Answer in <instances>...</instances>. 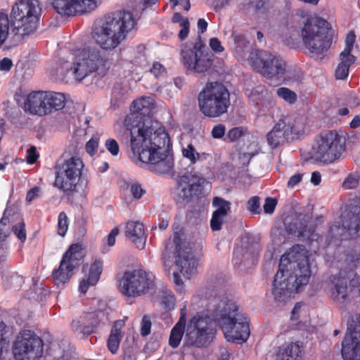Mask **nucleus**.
<instances>
[{
    "label": "nucleus",
    "mask_w": 360,
    "mask_h": 360,
    "mask_svg": "<svg viewBox=\"0 0 360 360\" xmlns=\"http://www.w3.org/2000/svg\"><path fill=\"white\" fill-rule=\"evenodd\" d=\"M155 108L153 98L143 96L135 100L131 113L127 115L124 125L130 133V144L134 153L139 160L148 164L150 171L163 174L171 171L174 165L172 158L168 155L166 147L169 145L168 134L157 122L149 118L141 121L139 115L149 117Z\"/></svg>",
    "instance_id": "nucleus-1"
},
{
    "label": "nucleus",
    "mask_w": 360,
    "mask_h": 360,
    "mask_svg": "<svg viewBox=\"0 0 360 360\" xmlns=\"http://www.w3.org/2000/svg\"><path fill=\"white\" fill-rule=\"evenodd\" d=\"M310 276L308 251L302 245H294L281 257L274 281L275 300L279 303L287 302L292 294L308 284Z\"/></svg>",
    "instance_id": "nucleus-2"
},
{
    "label": "nucleus",
    "mask_w": 360,
    "mask_h": 360,
    "mask_svg": "<svg viewBox=\"0 0 360 360\" xmlns=\"http://www.w3.org/2000/svg\"><path fill=\"white\" fill-rule=\"evenodd\" d=\"M209 311L229 342H245L250 336L247 317L238 311V307L230 295L224 291L212 290L208 293Z\"/></svg>",
    "instance_id": "nucleus-3"
},
{
    "label": "nucleus",
    "mask_w": 360,
    "mask_h": 360,
    "mask_svg": "<svg viewBox=\"0 0 360 360\" xmlns=\"http://www.w3.org/2000/svg\"><path fill=\"white\" fill-rule=\"evenodd\" d=\"M110 67L108 55L96 46H87L72 51L57 68L56 75L61 79L70 74L78 82L94 73L104 75Z\"/></svg>",
    "instance_id": "nucleus-4"
},
{
    "label": "nucleus",
    "mask_w": 360,
    "mask_h": 360,
    "mask_svg": "<svg viewBox=\"0 0 360 360\" xmlns=\"http://www.w3.org/2000/svg\"><path fill=\"white\" fill-rule=\"evenodd\" d=\"M135 25L131 13L119 11L105 17L102 24L96 28L93 38L103 50L112 51L117 47Z\"/></svg>",
    "instance_id": "nucleus-5"
},
{
    "label": "nucleus",
    "mask_w": 360,
    "mask_h": 360,
    "mask_svg": "<svg viewBox=\"0 0 360 360\" xmlns=\"http://www.w3.org/2000/svg\"><path fill=\"white\" fill-rule=\"evenodd\" d=\"M333 35L334 31L330 24L321 18L308 19L301 30L303 44L311 53L316 55L329 49Z\"/></svg>",
    "instance_id": "nucleus-6"
},
{
    "label": "nucleus",
    "mask_w": 360,
    "mask_h": 360,
    "mask_svg": "<svg viewBox=\"0 0 360 360\" xmlns=\"http://www.w3.org/2000/svg\"><path fill=\"white\" fill-rule=\"evenodd\" d=\"M180 54L181 62L190 75L196 77L205 76L213 68L214 56L206 49L200 37L194 44H183L181 46Z\"/></svg>",
    "instance_id": "nucleus-7"
},
{
    "label": "nucleus",
    "mask_w": 360,
    "mask_h": 360,
    "mask_svg": "<svg viewBox=\"0 0 360 360\" xmlns=\"http://www.w3.org/2000/svg\"><path fill=\"white\" fill-rule=\"evenodd\" d=\"M345 150L344 139L333 130L321 133L316 139L309 154L314 162L330 164L339 160Z\"/></svg>",
    "instance_id": "nucleus-8"
},
{
    "label": "nucleus",
    "mask_w": 360,
    "mask_h": 360,
    "mask_svg": "<svg viewBox=\"0 0 360 360\" xmlns=\"http://www.w3.org/2000/svg\"><path fill=\"white\" fill-rule=\"evenodd\" d=\"M230 94L219 82L207 83L198 95L200 111L207 117H218L227 111Z\"/></svg>",
    "instance_id": "nucleus-9"
},
{
    "label": "nucleus",
    "mask_w": 360,
    "mask_h": 360,
    "mask_svg": "<svg viewBox=\"0 0 360 360\" xmlns=\"http://www.w3.org/2000/svg\"><path fill=\"white\" fill-rule=\"evenodd\" d=\"M41 7L37 0H20L12 8L11 18L19 37L32 34L37 29Z\"/></svg>",
    "instance_id": "nucleus-10"
},
{
    "label": "nucleus",
    "mask_w": 360,
    "mask_h": 360,
    "mask_svg": "<svg viewBox=\"0 0 360 360\" xmlns=\"http://www.w3.org/2000/svg\"><path fill=\"white\" fill-rule=\"evenodd\" d=\"M155 276L143 269H132L125 271L120 281L121 293L128 297H137L155 289Z\"/></svg>",
    "instance_id": "nucleus-11"
},
{
    "label": "nucleus",
    "mask_w": 360,
    "mask_h": 360,
    "mask_svg": "<svg viewBox=\"0 0 360 360\" xmlns=\"http://www.w3.org/2000/svg\"><path fill=\"white\" fill-rule=\"evenodd\" d=\"M84 164L77 155L66 158L55 167L54 186L63 192H71L75 188L82 174Z\"/></svg>",
    "instance_id": "nucleus-12"
},
{
    "label": "nucleus",
    "mask_w": 360,
    "mask_h": 360,
    "mask_svg": "<svg viewBox=\"0 0 360 360\" xmlns=\"http://www.w3.org/2000/svg\"><path fill=\"white\" fill-rule=\"evenodd\" d=\"M209 311L208 304L205 311L198 312L190 319L185 329V340L188 344L200 347L209 342L214 323Z\"/></svg>",
    "instance_id": "nucleus-13"
},
{
    "label": "nucleus",
    "mask_w": 360,
    "mask_h": 360,
    "mask_svg": "<svg viewBox=\"0 0 360 360\" xmlns=\"http://www.w3.org/2000/svg\"><path fill=\"white\" fill-rule=\"evenodd\" d=\"M15 360H38L44 353V342L40 337L31 330H23L13 344Z\"/></svg>",
    "instance_id": "nucleus-14"
},
{
    "label": "nucleus",
    "mask_w": 360,
    "mask_h": 360,
    "mask_svg": "<svg viewBox=\"0 0 360 360\" xmlns=\"http://www.w3.org/2000/svg\"><path fill=\"white\" fill-rule=\"evenodd\" d=\"M182 234L175 233L174 243L177 252L176 266L186 278H191L196 274L197 262L193 258L191 250H200L202 247V239L198 242L182 241Z\"/></svg>",
    "instance_id": "nucleus-15"
},
{
    "label": "nucleus",
    "mask_w": 360,
    "mask_h": 360,
    "mask_svg": "<svg viewBox=\"0 0 360 360\" xmlns=\"http://www.w3.org/2000/svg\"><path fill=\"white\" fill-rule=\"evenodd\" d=\"M251 59L252 66L267 78H285L286 63L279 56L267 51H259Z\"/></svg>",
    "instance_id": "nucleus-16"
},
{
    "label": "nucleus",
    "mask_w": 360,
    "mask_h": 360,
    "mask_svg": "<svg viewBox=\"0 0 360 360\" xmlns=\"http://www.w3.org/2000/svg\"><path fill=\"white\" fill-rule=\"evenodd\" d=\"M83 257L82 246L76 243L72 245L64 254L60 266L53 271V278L56 285L68 282L73 274V270L79 265Z\"/></svg>",
    "instance_id": "nucleus-17"
},
{
    "label": "nucleus",
    "mask_w": 360,
    "mask_h": 360,
    "mask_svg": "<svg viewBox=\"0 0 360 360\" xmlns=\"http://www.w3.org/2000/svg\"><path fill=\"white\" fill-rule=\"evenodd\" d=\"M102 0H52L56 11L63 16H74L94 11Z\"/></svg>",
    "instance_id": "nucleus-18"
},
{
    "label": "nucleus",
    "mask_w": 360,
    "mask_h": 360,
    "mask_svg": "<svg viewBox=\"0 0 360 360\" xmlns=\"http://www.w3.org/2000/svg\"><path fill=\"white\" fill-rule=\"evenodd\" d=\"M353 322V319L348 322V332L342 344L345 360H360V323L354 326Z\"/></svg>",
    "instance_id": "nucleus-19"
},
{
    "label": "nucleus",
    "mask_w": 360,
    "mask_h": 360,
    "mask_svg": "<svg viewBox=\"0 0 360 360\" xmlns=\"http://www.w3.org/2000/svg\"><path fill=\"white\" fill-rule=\"evenodd\" d=\"M286 141L298 139L304 132L306 118L303 116L283 117L274 124Z\"/></svg>",
    "instance_id": "nucleus-20"
},
{
    "label": "nucleus",
    "mask_w": 360,
    "mask_h": 360,
    "mask_svg": "<svg viewBox=\"0 0 360 360\" xmlns=\"http://www.w3.org/2000/svg\"><path fill=\"white\" fill-rule=\"evenodd\" d=\"M124 235L139 249H143L146 243V233L143 223L129 221L124 226Z\"/></svg>",
    "instance_id": "nucleus-21"
},
{
    "label": "nucleus",
    "mask_w": 360,
    "mask_h": 360,
    "mask_svg": "<svg viewBox=\"0 0 360 360\" xmlns=\"http://www.w3.org/2000/svg\"><path fill=\"white\" fill-rule=\"evenodd\" d=\"M330 282L333 285L331 294L333 298L342 305H345L348 301V292L347 278L342 273L330 277Z\"/></svg>",
    "instance_id": "nucleus-22"
},
{
    "label": "nucleus",
    "mask_w": 360,
    "mask_h": 360,
    "mask_svg": "<svg viewBox=\"0 0 360 360\" xmlns=\"http://www.w3.org/2000/svg\"><path fill=\"white\" fill-rule=\"evenodd\" d=\"M181 152L182 157L191 166L200 165L211 158V155L208 153L198 152L192 143H181Z\"/></svg>",
    "instance_id": "nucleus-23"
},
{
    "label": "nucleus",
    "mask_w": 360,
    "mask_h": 360,
    "mask_svg": "<svg viewBox=\"0 0 360 360\" xmlns=\"http://www.w3.org/2000/svg\"><path fill=\"white\" fill-rule=\"evenodd\" d=\"M204 179L197 174L182 175L179 181V187L184 195L190 197L195 194L203 184Z\"/></svg>",
    "instance_id": "nucleus-24"
},
{
    "label": "nucleus",
    "mask_w": 360,
    "mask_h": 360,
    "mask_svg": "<svg viewBox=\"0 0 360 360\" xmlns=\"http://www.w3.org/2000/svg\"><path fill=\"white\" fill-rule=\"evenodd\" d=\"M103 266L101 262H94L89 269L87 275L81 280L79 285V290L81 293H86L89 287L95 285L99 280L102 272Z\"/></svg>",
    "instance_id": "nucleus-25"
},
{
    "label": "nucleus",
    "mask_w": 360,
    "mask_h": 360,
    "mask_svg": "<svg viewBox=\"0 0 360 360\" xmlns=\"http://www.w3.org/2000/svg\"><path fill=\"white\" fill-rule=\"evenodd\" d=\"M186 309L184 307L181 309V316L178 322L172 329L169 336V345L175 348L177 347L182 339L184 332L186 329Z\"/></svg>",
    "instance_id": "nucleus-26"
},
{
    "label": "nucleus",
    "mask_w": 360,
    "mask_h": 360,
    "mask_svg": "<svg viewBox=\"0 0 360 360\" xmlns=\"http://www.w3.org/2000/svg\"><path fill=\"white\" fill-rule=\"evenodd\" d=\"M124 326V321L123 320H118L114 323L108 340V347L112 354H115L118 350L123 336L121 330Z\"/></svg>",
    "instance_id": "nucleus-27"
},
{
    "label": "nucleus",
    "mask_w": 360,
    "mask_h": 360,
    "mask_svg": "<svg viewBox=\"0 0 360 360\" xmlns=\"http://www.w3.org/2000/svg\"><path fill=\"white\" fill-rule=\"evenodd\" d=\"M342 229L347 230L349 236L360 231V207L355 206L351 210V216L343 220Z\"/></svg>",
    "instance_id": "nucleus-28"
},
{
    "label": "nucleus",
    "mask_w": 360,
    "mask_h": 360,
    "mask_svg": "<svg viewBox=\"0 0 360 360\" xmlns=\"http://www.w3.org/2000/svg\"><path fill=\"white\" fill-rule=\"evenodd\" d=\"M354 56H347L340 53V62L335 70V77L337 79L343 80L348 77L349 68L356 61Z\"/></svg>",
    "instance_id": "nucleus-29"
},
{
    "label": "nucleus",
    "mask_w": 360,
    "mask_h": 360,
    "mask_svg": "<svg viewBox=\"0 0 360 360\" xmlns=\"http://www.w3.org/2000/svg\"><path fill=\"white\" fill-rule=\"evenodd\" d=\"M300 353V345L297 342L283 345L278 349L276 360H297Z\"/></svg>",
    "instance_id": "nucleus-30"
},
{
    "label": "nucleus",
    "mask_w": 360,
    "mask_h": 360,
    "mask_svg": "<svg viewBox=\"0 0 360 360\" xmlns=\"http://www.w3.org/2000/svg\"><path fill=\"white\" fill-rule=\"evenodd\" d=\"M41 98L40 91L30 93L24 103L25 110L31 114L41 116L44 110L41 105Z\"/></svg>",
    "instance_id": "nucleus-31"
},
{
    "label": "nucleus",
    "mask_w": 360,
    "mask_h": 360,
    "mask_svg": "<svg viewBox=\"0 0 360 360\" xmlns=\"http://www.w3.org/2000/svg\"><path fill=\"white\" fill-rule=\"evenodd\" d=\"M12 35L19 36V34L15 33L14 26L12 25V20H10L8 15L4 13H0V47Z\"/></svg>",
    "instance_id": "nucleus-32"
},
{
    "label": "nucleus",
    "mask_w": 360,
    "mask_h": 360,
    "mask_svg": "<svg viewBox=\"0 0 360 360\" xmlns=\"http://www.w3.org/2000/svg\"><path fill=\"white\" fill-rule=\"evenodd\" d=\"M90 318L84 314L76 319H74L71 323L72 330L83 335H89L93 333V326L91 325L92 323L89 322Z\"/></svg>",
    "instance_id": "nucleus-33"
},
{
    "label": "nucleus",
    "mask_w": 360,
    "mask_h": 360,
    "mask_svg": "<svg viewBox=\"0 0 360 360\" xmlns=\"http://www.w3.org/2000/svg\"><path fill=\"white\" fill-rule=\"evenodd\" d=\"M8 207H13L16 210V214L18 216L13 217L12 214L10 216V221H7V223L14 224L12 226V230L16 237L21 241L25 242L27 238L26 231L25 227V223L22 221L20 215L18 213V206L12 205Z\"/></svg>",
    "instance_id": "nucleus-34"
},
{
    "label": "nucleus",
    "mask_w": 360,
    "mask_h": 360,
    "mask_svg": "<svg viewBox=\"0 0 360 360\" xmlns=\"http://www.w3.org/2000/svg\"><path fill=\"white\" fill-rule=\"evenodd\" d=\"M46 94L50 113L64 108L66 98L63 94L53 91H46Z\"/></svg>",
    "instance_id": "nucleus-35"
},
{
    "label": "nucleus",
    "mask_w": 360,
    "mask_h": 360,
    "mask_svg": "<svg viewBox=\"0 0 360 360\" xmlns=\"http://www.w3.org/2000/svg\"><path fill=\"white\" fill-rule=\"evenodd\" d=\"M233 40L235 44V54L239 58L245 57L248 52V41L242 34L233 33Z\"/></svg>",
    "instance_id": "nucleus-36"
},
{
    "label": "nucleus",
    "mask_w": 360,
    "mask_h": 360,
    "mask_svg": "<svg viewBox=\"0 0 360 360\" xmlns=\"http://www.w3.org/2000/svg\"><path fill=\"white\" fill-rule=\"evenodd\" d=\"M305 224H301L297 229L298 235L307 239L314 240V232L315 231L316 225L314 221L309 217L304 218Z\"/></svg>",
    "instance_id": "nucleus-37"
},
{
    "label": "nucleus",
    "mask_w": 360,
    "mask_h": 360,
    "mask_svg": "<svg viewBox=\"0 0 360 360\" xmlns=\"http://www.w3.org/2000/svg\"><path fill=\"white\" fill-rule=\"evenodd\" d=\"M8 332H9V328L0 320V360L4 359V354L8 351L9 342L6 336Z\"/></svg>",
    "instance_id": "nucleus-38"
},
{
    "label": "nucleus",
    "mask_w": 360,
    "mask_h": 360,
    "mask_svg": "<svg viewBox=\"0 0 360 360\" xmlns=\"http://www.w3.org/2000/svg\"><path fill=\"white\" fill-rule=\"evenodd\" d=\"M160 304L166 309L171 310L175 307L176 300L170 290H165L158 295Z\"/></svg>",
    "instance_id": "nucleus-39"
},
{
    "label": "nucleus",
    "mask_w": 360,
    "mask_h": 360,
    "mask_svg": "<svg viewBox=\"0 0 360 360\" xmlns=\"http://www.w3.org/2000/svg\"><path fill=\"white\" fill-rule=\"evenodd\" d=\"M266 140L268 144L271 148H276L286 141L275 125H274L271 130L267 133Z\"/></svg>",
    "instance_id": "nucleus-40"
},
{
    "label": "nucleus",
    "mask_w": 360,
    "mask_h": 360,
    "mask_svg": "<svg viewBox=\"0 0 360 360\" xmlns=\"http://www.w3.org/2000/svg\"><path fill=\"white\" fill-rule=\"evenodd\" d=\"M86 314L87 317L90 318L89 322L92 323L91 325L93 326L94 333L97 328L106 325L109 322L108 316L103 312H92Z\"/></svg>",
    "instance_id": "nucleus-41"
},
{
    "label": "nucleus",
    "mask_w": 360,
    "mask_h": 360,
    "mask_svg": "<svg viewBox=\"0 0 360 360\" xmlns=\"http://www.w3.org/2000/svg\"><path fill=\"white\" fill-rule=\"evenodd\" d=\"M23 281V278L16 273H7L3 276V282L6 288H18Z\"/></svg>",
    "instance_id": "nucleus-42"
},
{
    "label": "nucleus",
    "mask_w": 360,
    "mask_h": 360,
    "mask_svg": "<svg viewBox=\"0 0 360 360\" xmlns=\"http://www.w3.org/2000/svg\"><path fill=\"white\" fill-rule=\"evenodd\" d=\"M212 205L216 207V212L221 216L226 217L231 211V203L219 197H214L212 200Z\"/></svg>",
    "instance_id": "nucleus-43"
},
{
    "label": "nucleus",
    "mask_w": 360,
    "mask_h": 360,
    "mask_svg": "<svg viewBox=\"0 0 360 360\" xmlns=\"http://www.w3.org/2000/svg\"><path fill=\"white\" fill-rule=\"evenodd\" d=\"M246 94L252 100V102H255L257 104L260 101L268 96L269 93L266 88L262 85H259L253 88L252 90H247Z\"/></svg>",
    "instance_id": "nucleus-44"
},
{
    "label": "nucleus",
    "mask_w": 360,
    "mask_h": 360,
    "mask_svg": "<svg viewBox=\"0 0 360 360\" xmlns=\"http://www.w3.org/2000/svg\"><path fill=\"white\" fill-rule=\"evenodd\" d=\"M119 229L115 227L111 230L108 236L102 240L101 250L102 252L106 253L109 251L110 248L115 244L116 237L119 234Z\"/></svg>",
    "instance_id": "nucleus-45"
},
{
    "label": "nucleus",
    "mask_w": 360,
    "mask_h": 360,
    "mask_svg": "<svg viewBox=\"0 0 360 360\" xmlns=\"http://www.w3.org/2000/svg\"><path fill=\"white\" fill-rule=\"evenodd\" d=\"M345 267L348 270H354L360 265V254L352 252L347 255L345 260Z\"/></svg>",
    "instance_id": "nucleus-46"
},
{
    "label": "nucleus",
    "mask_w": 360,
    "mask_h": 360,
    "mask_svg": "<svg viewBox=\"0 0 360 360\" xmlns=\"http://www.w3.org/2000/svg\"><path fill=\"white\" fill-rule=\"evenodd\" d=\"M69 226V219L64 212H60L58 217V233L60 236H65Z\"/></svg>",
    "instance_id": "nucleus-47"
},
{
    "label": "nucleus",
    "mask_w": 360,
    "mask_h": 360,
    "mask_svg": "<svg viewBox=\"0 0 360 360\" xmlns=\"http://www.w3.org/2000/svg\"><path fill=\"white\" fill-rule=\"evenodd\" d=\"M277 95L289 103H293L297 100V95L295 92L286 87H281L276 90Z\"/></svg>",
    "instance_id": "nucleus-48"
},
{
    "label": "nucleus",
    "mask_w": 360,
    "mask_h": 360,
    "mask_svg": "<svg viewBox=\"0 0 360 360\" xmlns=\"http://www.w3.org/2000/svg\"><path fill=\"white\" fill-rule=\"evenodd\" d=\"M356 36L353 31H350L345 39V46L344 50L340 53L347 56H353L351 52L353 49L354 44L355 42Z\"/></svg>",
    "instance_id": "nucleus-49"
},
{
    "label": "nucleus",
    "mask_w": 360,
    "mask_h": 360,
    "mask_svg": "<svg viewBox=\"0 0 360 360\" xmlns=\"http://www.w3.org/2000/svg\"><path fill=\"white\" fill-rule=\"evenodd\" d=\"M99 144V137L97 134L94 135L92 138L87 141L85 146L86 152L91 156H93L97 151Z\"/></svg>",
    "instance_id": "nucleus-50"
},
{
    "label": "nucleus",
    "mask_w": 360,
    "mask_h": 360,
    "mask_svg": "<svg viewBox=\"0 0 360 360\" xmlns=\"http://www.w3.org/2000/svg\"><path fill=\"white\" fill-rule=\"evenodd\" d=\"M359 176L358 174L353 173L347 176L342 183V186L345 189H352L359 184Z\"/></svg>",
    "instance_id": "nucleus-51"
},
{
    "label": "nucleus",
    "mask_w": 360,
    "mask_h": 360,
    "mask_svg": "<svg viewBox=\"0 0 360 360\" xmlns=\"http://www.w3.org/2000/svg\"><path fill=\"white\" fill-rule=\"evenodd\" d=\"M224 218V216H221V214L213 212L210 220V226L212 231H219L221 229Z\"/></svg>",
    "instance_id": "nucleus-52"
},
{
    "label": "nucleus",
    "mask_w": 360,
    "mask_h": 360,
    "mask_svg": "<svg viewBox=\"0 0 360 360\" xmlns=\"http://www.w3.org/2000/svg\"><path fill=\"white\" fill-rule=\"evenodd\" d=\"M105 148L113 156H117L120 151L118 143L113 139H108L105 143Z\"/></svg>",
    "instance_id": "nucleus-53"
},
{
    "label": "nucleus",
    "mask_w": 360,
    "mask_h": 360,
    "mask_svg": "<svg viewBox=\"0 0 360 360\" xmlns=\"http://www.w3.org/2000/svg\"><path fill=\"white\" fill-rule=\"evenodd\" d=\"M130 193L134 198L139 199L145 193V191L140 184L134 183L130 186Z\"/></svg>",
    "instance_id": "nucleus-54"
},
{
    "label": "nucleus",
    "mask_w": 360,
    "mask_h": 360,
    "mask_svg": "<svg viewBox=\"0 0 360 360\" xmlns=\"http://www.w3.org/2000/svg\"><path fill=\"white\" fill-rule=\"evenodd\" d=\"M151 322L148 316H143L141 323V334L143 336L148 335L150 332Z\"/></svg>",
    "instance_id": "nucleus-55"
},
{
    "label": "nucleus",
    "mask_w": 360,
    "mask_h": 360,
    "mask_svg": "<svg viewBox=\"0 0 360 360\" xmlns=\"http://www.w3.org/2000/svg\"><path fill=\"white\" fill-rule=\"evenodd\" d=\"M276 205L277 200L276 198H267L263 206L264 212L266 214H272L274 212Z\"/></svg>",
    "instance_id": "nucleus-56"
},
{
    "label": "nucleus",
    "mask_w": 360,
    "mask_h": 360,
    "mask_svg": "<svg viewBox=\"0 0 360 360\" xmlns=\"http://www.w3.org/2000/svg\"><path fill=\"white\" fill-rule=\"evenodd\" d=\"M209 45L211 49L217 53H220L224 50L221 41L217 37L211 38L209 41Z\"/></svg>",
    "instance_id": "nucleus-57"
},
{
    "label": "nucleus",
    "mask_w": 360,
    "mask_h": 360,
    "mask_svg": "<svg viewBox=\"0 0 360 360\" xmlns=\"http://www.w3.org/2000/svg\"><path fill=\"white\" fill-rule=\"evenodd\" d=\"M225 131L226 127L224 124H217L212 128V136L214 139H221L224 136Z\"/></svg>",
    "instance_id": "nucleus-58"
},
{
    "label": "nucleus",
    "mask_w": 360,
    "mask_h": 360,
    "mask_svg": "<svg viewBox=\"0 0 360 360\" xmlns=\"http://www.w3.org/2000/svg\"><path fill=\"white\" fill-rule=\"evenodd\" d=\"M259 209V198L257 196L251 198L248 201V210L253 213L258 212Z\"/></svg>",
    "instance_id": "nucleus-59"
},
{
    "label": "nucleus",
    "mask_w": 360,
    "mask_h": 360,
    "mask_svg": "<svg viewBox=\"0 0 360 360\" xmlns=\"http://www.w3.org/2000/svg\"><path fill=\"white\" fill-rule=\"evenodd\" d=\"M41 100V108L44 110V112L41 113V116L46 115L50 113V106L49 105L48 100H47V94L46 91H40Z\"/></svg>",
    "instance_id": "nucleus-60"
},
{
    "label": "nucleus",
    "mask_w": 360,
    "mask_h": 360,
    "mask_svg": "<svg viewBox=\"0 0 360 360\" xmlns=\"http://www.w3.org/2000/svg\"><path fill=\"white\" fill-rule=\"evenodd\" d=\"M243 134V130L240 127H235L229 131L227 138L231 141H234L239 139Z\"/></svg>",
    "instance_id": "nucleus-61"
},
{
    "label": "nucleus",
    "mask_w": 360,
    "mask_h": 360,
    "mask_svg": "<svg viewBox=\"0 0 360 360\" xmlns=\"http://www.w3.org/2000/svg\"><path fill=\"white\" fill-rule=\"evenodd\" d=\"M181 30L179 32V38L181 40L186 39L189 33L190 23L188 20H184V23L180 25Z\"/></svg>",
    "instance_id": "nucleus-62"
},
{
    "label": "nucleus",
    "mask_w": 360,
    "mask_h": 360,
    "mask_svg": "<svg viewBox=\"0 0 360 360\" xmlns=\"http://www.w3.org/2000/svg\"><path fill=\"white\" fill-rule=\"evenodd\" d=\"M303 175L302 173H297L292 175L288 181V187L292 188L297 186L302 181Z\"/></svg>",
    "instance_id": "nucleus-63"
},
{
    "label": "nucleus",
    "mask_w": 360,
    "mask_h": 360,
    "mask_svg": "<svg viewBox=\"0 0 360 360\" xmlns=\"http://www.w3.org/2000/svg\"><path fill=\"white\" fill-rule=\"evenodd\" d=\"M13 65L12 60L8 58H4L0 60V70L2 72H7L10 71Z\"/></svg>",
    "instance_id": "nucleus-64"
}]
</instances>
